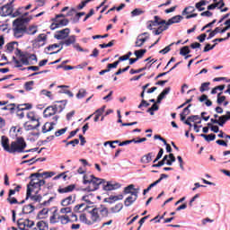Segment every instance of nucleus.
<instances>
[{
    "instance_id": "47",
    "label": "nucleus",
    "mask_w": 230,
    "mask_h": 230,
    "mask_svg": "<svg viewBox=\"0 0 230 230\" xmlns=\"http://www.w3.org/2000/svg\"><path fill=\"white\" fill-rule=\"evenodd\" d=\"M170 24L168 22H165V23L158 24V30L163 33V31H166L168 30Z\"/></svg>"
},
{
    "instance_id": "59",
    "label": "nucleus",
    "mask_w": 230,
    "mask_h": 230,
    "mask_svg": "<svg viewBox=\"0 0 230 230\" xmlns=\"http://www.w3.org/2000/svg\"><path fill=\"white\" fill-rule=\"evenodd\" d=\"M157 186V183L155 181H154L153 183H151L146 189H145L143 190V195H146V193H148V191H150V190H152V188Z\"/></svg>"
},
{
    "instance_id": "35",
    "label": "nucleus",
    "mask_w": 230,
    "mask_h": 230,
    "mask_svg": "<svg viewBox=\"0 0 230 230\" xmlns=\"http://www.w3.org/2000/svg\"><path fill=\"white\" fill-rule=\"evenodd\" d=\"M132 190H134L135 191H137V189H134V184H130L127 186L126 188H124V194L128 195L130 193V195H132V193H134Z\"/></svg>"
},
{
    "instance_id": "48",
    "label": "nucleus",
    "mask_w": 230,
    "mask_h": 230,
    "mask_svg": "<svg viewBox=\"0 0 230 230\" xmlns=\"http://www.w3.org/2000/svg\"><path fill=\"white\" fill-rule=\"evenodd\" d=\"M57 173L55 172H44L40 173L41 177H44V179H49L50 177H53Z\"/></svg>"
},
{
    "instance_id": "9",
    "label": "nucleus",
    "mask_w": 230,
    "mask_h": 230,
    "mask_svg": "<svg viewBox=\"0 0 230 230\" xmlns=\"http://www.w3.org/2000/svg\"><path fill=\"white\" fill-rule=\"evenodd\" d=\"M230 119V111H226V115H222L219 117V119H211V123L217 124L219 127H224L226 125V121H229Z\"/></svg>"
},
{
    "instance_id": "44",
    "label": "nucleus",
    "mask_w": 230,
    "mask_h": 230,
    "mask_svg": "<svg viewBox=\"0 0 230 230\" xmlns=\"http://www.w3.org/2000/svg\"><path fill=\"white\" fill-rule=\"evenodd\" d=\"M209 85H211V83H202L201 86L199 87L200 93H205V91H208L209 89Z\"/></svg>"
},
{
    "instance_id": "33",
    "label": "nucleus",
    "mask_w": 230,
    "mask_h": 230,
    "mask_svg": "<svg viewBox=\"0 0 230 230\" xmlns=\"http://www.w3.org/2000/svg\"><path fill=\"white\" fill-rule=\"evenodd\" d=\"M181 19H182V16L176 15V16H173L172 18L169 19L167 22L169 25H172V24H175L177 22H181Z\"/></svg>"
},
{
    "instance_id": "43",
    "label": "nucleus",
    "mask_w": 230,
    "mask_h": 230,
    "mask_svg": "<svg viewBox=\"0 0 230 230\" xmlns=\"http://www.w3.org/2000/svg\"><path fill=\"white\" fill-rule=\"evenodd\" d=\"M159 111V106L157 105V103H154L152 107L147 109L146 112H149L151 116H154V111Z\"/></svg>"
},
{
    "instance_id": "52",
    "label": "nucleus",
    "mask_w": 230,
    "mask_h": 230,
    "mask_svg": "<svg viewBox=\"0 0 230 230\" xmlns=\"http://www.w3.org/2000/svg\"><path fill=\"white\" fill-rule=\"evenodd\" d=\"M146 24H147V30H153L154 26H159L157 22H155V20L148 21Z\"/></svg>"
},
{
    "instance_id": "38",
    "label": "nucleus",
    "mask_w": 230,
    "mask_h": 230,
    "mask_svg": "<svg viewBox=\"0 0 230 230\" xmlns=\"http://www.w3.org/2000/svg\"><path fill=\"white\" fill-rule=\"evenodd\" d=\"M145 53H146V49H139V50H135L134 55L137 57V58H143L145 57Z\"/></svg>"
},
{
    "instance_id": "21",
    "label": "nucleus",
    "mask_w": 230,
    "mask_h": 230,
    "mask_svg": "<svg viewBox=\"0 0 230 230\" xmlns=\"http://www.w3.org/2000/svg\"><path fill=\"white\" fill-rule=\"evenodd\" d=\"M76 188V186H75V184H71V185H68L65 188H58V191L59 193H71V191H75V189Z\"/></svg>"
},
{
    "instance_id": "40",
    "label": "nucleus",
    "mask_w": 230,
    "mask_h": 230,
    "mask_svg": "<svg viewBox=\"0 0 230 230\" xmlns=\"http://www.w3.org/2000/svg\"><path fill=\"white\" fill-rule=\"evenodd\" d=\"M195 12V7L193 6H187L181 13V15H188L189 13H193Z\"/></svg>"
},
{
    "instance_id": "57",
    "label": "nucleus",
    "mask_w": 230,
    "mask_h": 230,
    "mask_svg": "<svg viewBox=\"0 0 230 230\" xmlns=\"http://www.w3.org/2000/svg\"><path fill=\"white\" fill-rule=\"evenodd\" d=\"M38 42H46L48 40V36L44 33L40 34L37 38Z\"/></svg>"
},
{
    "instance_id": "6",
    "label": "nucleus",
    "mask_w": 230,
    "mask_h": 230,
    "mask_svg": "<svg viewBox=\"0 0 230 230\" xmlns=\"http://www.w3.org/2000/svg\"><path fill=\"white\" fill-rule=\"evenodd\" d=\"M49 222L50 224H58V222H60V224L66 226V224H67V215H59L56 210L49 217Z\"/></svg>"
},
{
    "instance_id": "25",
    "label": "nucleus",
    "mask_w": 230,
    "mask_h": 230,
    "mask_svg": "<svg viewBox=\"0 0 230 230\" xmlns=\"http://www.w3.org/2000/svg\"><path fill=\"white\" fill-rule=\"evenodd\" d=\"M23 127L25 130H35V128H39V127H40V122H37L35 125H31L30 122H25Z\"/></svg>"
},
{
    "instance_id": "14",
    "label": "nucleus",
    "mask_w": 230,
    "mask_h": 230,
    "mask_svg": "<svg viewBox=\"0 0 230 230\" xmlns=\"http://www.w3.org/2000/svg\"><path fill=\"white\" fill-rule=\"evenodd\" d=\"M75 199L76 195L72 194L61 200V206H64L65 208H66V206H71V204L75 203Z\"/></svg>"
},
{
    "instance_id": "22",
    "label": "nucleus",
    "mask_w": 230,
    "mask_h": 230,
    "mask_svg": "<svg viewBox=\"0 0 230 230\" xmlns=\"http://www.w3.org/2000/svg\"><path fill=\"white\" fill-rule=\"evenodd\" d=\"M55 128V123L53 122H46L42 127V133L46 134L48 132H51Z\"/></svg>"
},
{
    "instance_id": "64",
    "label": "nucleus",
    "mask_w": 230,
    "mask_h": 230,
    "mask_svg": "<svg viewBox=\"0 0 230 230\" xmlns=\"http://www.w3.org/2000/svg\"><path fill=\"white\" fill-rule=\"evenodd\" d=\"M7 202H9V204H19V201L17 200V199L12 196L7 198Z\"/></svg>"
},
{
    "instance_id": "41",
    "label": "nucleus",
    "mask_w": 230,
    "mask_h": 230,
    "mask_svg": "<svg viewBox=\"0 0 230 230\" xmlns=\"http://www.w3.org/2000/svg\"><path fill=\"white\" fill-rule=\"evenodd\" d=\"M66 217H67V224H69V222L78 221V217L73 213H70V215H66Z\"/></svg>"
},
{
    "instance_id": "17",
    "label": "nucleus",
    "mask_w": 230,
    "mask_h": 230,
    "mask_svg": "<svg viewBox=\"0 0 230 230\" xmlns=\"http://www.w3.org/2000/svg\"><path fill=\"white\" fill-rule=\"evenodd\" d=\"M148 39H150L149 36L142 38L141 35H138L135 42V48H142V46L146 43V40H148Z\"/></svg>"
},
{
    "instance_id": "36",
    "label": "nucleus",
    "mask_w": 230,
    "mask_h": 230,
    "mask_svg": "<svg viewBox=\"0 0 230 230\" xmlns=\"http://www.w3.org/2000/svg\"><path fill=\"white\" fill-rule=\"evenodd\" d=\"M86 95H87V91L85 89L82 88L76 93V98L78 100H82V98H85Z\"/></svg>"
},
{
    "instance_id": "11",
    "label": "nucleus",
    "mask_w": 230,
    "mask_h": 230,
    "mask_svg": "<svg viewBox=\"0 0 230 230\" xmlns=\"http://www.w3.org/2000/svg\"><path fill=\"white\" fill-rule=\"evenodd\" d=\"M71 32V30L69 28L63 29L61 31H58L55 34V39L58 40H64V39H67L69 37V33Z\"/></svg>"
},
{
    "instance_id": "51",
    "label": "nucleus",
    "mask_w": 230,
    "mask_h": 230,
    "mask_svg": "<svg viewBox=\"0 0 230 230\" xmlns=\"http://www.w3.org/2000/svg\"><path fill=\"white\" fill-rule=\"evenodd\" d=\"M119 65V60L115 61L114 63H110L107 65V69L111 71V69H116L118 66Z\"/></svg>"
},
{
    "instance_id": "34",
    "label": "nucleus",
    "mask_w": 230,
    "mask_h": 230,
    "mask_svg": "<svg viewBox=\"0 0 230 230\" xmlns=\"http://www.w3.org/2000/svg\"><path fill=\"white\" fill-rule=\"evenodd\" d=\"M201 137H204L205 141H215V139H217V135L215 134H209V135H206V134H201L200 135Z\"/></svg>"
},
{
    "instance_id": "10",
    "label": "nucleus",
    "mask_w": 230,
    "mask_h": 230,
    "mask_svg": "<svg viewBox=\"0 0 230 230\" xmlns=\"http://www.w3.org/2000/svg\"><path fill=\"white\" fill-rule=\"evenodd\" d=\"M57 112H58V105L54 104L47 107L44 110L43 114L45 118H51V116H55Z\"/></svg>"
},
{
    "instance_id": "19",
    "label": "nucleus",
    "mask_w": 230,
    "mask_h": 230,
    "mask_svg": "<svg viewBox=\"0 0 230 230\" xmlns=\"http://www.w3.org/2000/svg\"><path fill=\"white\" fill-rule=\"evenodd\" d=\"M64 41L61 42L62 45H65L66 47L71 46L72 44H75L76 42V36L71 35L69 37H66Z\"/></svg>"
},
{
    "instance_id": "3",
    "label": "nucleus",
    "mask_w": 230,
    "mask_h": 230,
    "mask_svg": "<svg viewBox=\"0 0 230 230\" xmlns=\"http://www.w3.org/2000/svg\"><path fill=\"white\" fill-rule=\"evenodd\" d=\"M40 177H42L40 172H34L30 175L31 181L27 184L28 197H30V193H39L40 188L46 184V181L40 180Z\"/></svg>"
},
{
    "instance_id": "26",
    "label": "nucleus",
    "mask_w": 230,
    "mask_h": 230,
    "mask_svg": "<svg viewBox=\"0 0 230 230\" xmlns=\"http://www.w3.org/2000/svg\"><path fill=\"white\" fill-rule=\"evenodd\" d=\"M36 229L39 230H49V226L48 225L47 222L45 221H39L36 225Z\"/></svg>"
},
{
    "instance_id": "7",
    "label": "nucleus",
    "mask_w": 230,
    "mask_h": 230,
    "mask_svg": "<svg viewBox=\"0 0 230 230\" xmlns=\"http://www.w3.org/2000/svg\"><path fill=\"white\" fill-rule=\"evenodd\" d=\"M15 0H10V3H7L5 5H3L0 8V14L2 17H8V15H12L13 13V2Z\"/></svg>"
},
{
    "instance_id": "63",
    "label": "nucleus",
    "mask_w": 230,
    "mask_h": 230,
    "mask_svg": "<svg viewBox=\"0 0 230 230\" xmlns=\"http://www.w3.org/2000/svg\"><path fill=\"white\" fill-rule=\"evenodd\" d=\"M171 91L170 87H166L163 90V92L159 94V96H161L162 98L164 99V97L166 96V94H169Z\"/></svg>"
},
{
    "instance_id": "54",
    "label": "nucleus",
    "mask_w": 230,
    "mask_h": 230,
    "mask_svg": "<svg viewBox=\"0 0 230 230\" xmlns=\"http://www.w3.org/2000/svg\"><path fill=\"white\" fill-rule=\"evenodd\" d=\"M65 132H67V128L58 129V131L55 132V136L56 137H60V136H64Z\"/></svg>"
},
{
    "instance_id": "24",
    "label": "nucleus",
    "mask_w": 230,
    "mask_h": 230,
    "mask_svg": "<svg viewBox=\"0 0 230 230\" xmlns=\"http://www.w3.org/2000/svg\"><path fill=\"white\" fill-rule=\"evenodd\" d=\"M152 157H154V153H148L147 155H143L140 161L143 164H148V163H151Z\"/></svg>"
},
{
    "instance_id": "28",
    "label": "nucleus",
    "mask_w": 230,
    "mask_h": 230,
    "mask_svg": "<svg viewBox=\"0 0 230 230\" xmlns=\"http://www.w3.org/2000/svg\"><path fill=\"white\" fill-rule=\"evenodd\" d=\"M34 210H35V207H33V205H31V204L25 205L22 208V213L24 215H29V213H33Z\"/></svg>"
},
{
    "instance_id": "29",
    "label": "nucleus",
    "mask_w": 230,
    "mask_h": 230,
    "mask_svg": "<svg viewBox=\"0 0 230 230\" xmlns=\"http://www.w3.org/2000/svg\"><path fill=\"white\" fill-rule=\"evenodd\" d=\"M199 102H206L205 105H207V107H211L213 105V102H211L210 100L208 99V95L206 94H202L199 98Z\"/></svg>"
},
{
    "instance_id": "1",
    "label": "nucleus",
    "mask_w": 230,
    "mask_h": 230,
    "mask_svg": "<svg viewBox=\"0 0 230 230\" xmlns=\"http://www.w3.org/2000/svg\"><path fill=\"white\" fill-rule=\"evenodd\" d=\"M31 21V17L24 18L22 16L13 22V36L16 39H21V37H22L24 33H28V35H35V33H37V26L31 25L29 26V28H26V24H28V22H30Z\"/></svg>"
},
{
    "instance_id": "53",
    "label": "nucleus",
    "mask_w": 230,
    "mask_h": 230,
    "mask_svg": "<svg viewBox=\"0 0 230 230\" xmlns=\"http://www.w3.org/2000/svg\"><path fill=\"white\" fill-rule=\"evenodd\" d=\"M146 66L142 67V68H139V69H131L129 71L130 75H137V73H143V71H146Z\"/></svg>"
},
{
    "instance_id": "27",
    "label": "nucleus",
    "mask_w": 230,
    "mask_h": 230,
    "mask_svg": "<svg viewBox=\"0 0 230 230\" xmlns=\"http://www.w3.org/2000/svg\"><path fill=\"white\" fill-rule=\"evenodd\" d=\"M27 118L28 119H30V121H36V123H39V116L37 115V113H35V111H29L27 113Z\"/></svg>"
},
{
    "instance_id": "60",
    "label": "nucleus",
    "mask_w": 230,
    "mask_h": 230,
    "mask_svg": "<svg viewBox=\"0 0 230 230\" xmlns=\"http://www.w3.org/2000/svg\"><path fill=\"white\" fill-rule=\"evenodd\" d=\"M114 42H115V40H112L110 41L108 44L103 43V44H100L99 46H100V48H102V49L112 48V46H114Z\"/></svg>"
},
{
    "instance_id": "5",
    "label": "nucleus",
    "mask_w": 230,
    "mask_h": 230,
    "mask_svg": "<svg viewBox=\"0 0 230 230\" xmlns=\"http://www.w3.org/2000/svg\"><path fill=\"white\" fill-rule=\"evenodd\" d=\"M27 146L24 137H19L16 140L11 142V147L9 149V154H22Z\"/></svg>"
},
{
    "instance_id": "23",
    "label": "nucleus",
    "mask_w": 230,
    "mask_h": 230,
    "mask_svg": "<svg viewBox=\"0 0 230 230\" xmlns=\"http://www.w3.org/2000/svg\"><path fill=\"white\" fill-rule=\"evenodd\" d=\"M18 226H19V227H21V226H27V227H32L35 226V222H33L30 219H26L24 222H22V219H19Z\"/></svg>"
},
{
    "instance_id": "13",
    "label": "nucleus",
    "mask_w": 230,
    "mask_h": 230,
    "mask_svg": "<svg viewBox=\"0 0 230 230\" xmlns=\"http://www.w3.org/2000/svg\"><path fill=\"white\" fill-rule=\"evenodd\" d=\"M102 184L104 191H112L113 190H119V188H121L119 183H112V181H107L106 184L104 181Z\"/></svg>"
},
{
    "instance_id": "20",
    "label": "nucleus",
    "mask_w": 230,
    "mask_h": 230,
    "mask_svg": "<svg viewBox=\"0 0 230 230\" xmlns=\"http://www.w3.org/2000/svg\"><path fill=\"white\" fill-rule=\"evenodd\" d=\"M88 208H89V206H87V204L81 203V204L76 205L74 208V211H75V213H84V211H87Z\"/></svg>"
},
{
    "instance_id": "2",
    "label": "nucleus",
    "mask_w": 230,
    "mask_h": 230,
    "mask_svg": "<svg viewBox=\"0 0 230 230\" xmlns=\"http://www.w3.org/2000/svg\"><path fill=\"white\" fill-rule=\"evenodd\" d=\"M89 215L90 218H87V215L85 213H82L79 216L80 222H83V224H86L87 226H93L97 222H102V218H107V217H109V208L103 205H101L100 208H94L89 211Z\"/></svg>"
},
{
    "instance_id": "37",
    "label": "nucleus",
    "mask_w": 230,
    "mask_h": 230,
    "mask_svg": "<svg viewBox=\"0 0 230 230\" xmlns=\"http://www.w3.org/2000/svg\"><path fill=\"white\" fill-rule=\"evenodd\" d=\"M123 209V203H119L111 208V213H119Z\"/></svg>"
},
{
    "instance_id": "62",
    "label": "nucleus",
    "mask_w": 230,
    "mask_h": 230,
    "mask_svg": "<svg viewBox=\"0 0 230 230\" xmlns=\"http://www.w3.org/2000/svg\"><path fill=\"white\" fill-rule=\"evenodd\" d=\"M80 143V140L78 138H75L72 141L66 142V146H69V145H72V146H76Z\"/></svg>"
},
{
    "instance_id": "31",
    "label": "nucleus",
    "mask_w": 230,
    "mask_h": 230,
    "mask_svg": "<svg viewBox=\"0 0 230 230\" xmlns=\"http://www.w3.org/2000/svg\"><path fill=\"white\" fill-rule=\"evenodd\" d=\"M206 4H208L206 0H201L198 3H196L195 6H196L197 10H199V12H204V10H206V8H204L202 6H206Z\"/></svg>"
},
{
    "instance_id": "32",
    "label": "nucleus",
    "mask_w": 230,
    "mask_h": 230,
    "mask_svg": "<svg viewBox=\"0 0 230 230\" xmlns=\"http://www.w3.org/2000/svg\"><path fill=\"white\" fill-rule=\"evenodd\" d=\"M33 105H31V103H24L18 105L17 109L24 112V111H30V109H31Z\"/></svg>"
},
{
    "instance_id": "16",
    "label": "nucleus",
    "mask_w": 230,
    "mask_h": 230,
    "mask_svg": "<svg viewBox=\"0 0 230 230\" xmlns=\"http://www.w3.org/2000/svg\"><path fill=\"white\" fill-rule=\"evenodd\" d=\"M29 199H31V200H32L33 202H40V200H42V196L35 192H30V196H28V190H27L25 200H28Z\"/></svg>"
},
{
    "instance_id": "42",
    "label": "nucleus",
    "mask_w": 230,
    "mask_h": 230,
    "mask_svg": "<svg viewBox=\"0 0 230 230\" xmlns=\"http://www.w3.org/2000/svg\"><path fill=\"white\" fill-rule=\"evenodd\" d=\"M110 204H112V202H116L117 200H123V195L119 194L118 196H110L109 197Z\"/></svg>"
},
{
    "instance_id": "8",
    "label": "nucleus",
    "mask_w": 230,
    "mask_h": 230,
    "mask_svg": "<svg viewBox=\"0 0 230 230\" xmlns=\"http://www.w3.org/2000/svg\"><path fill=\"white\" fill-rule=\"evenodd\" d=\"M29 54L30 53L28 51L24 52L19 49H17L15 51L16 57H19L20 62H22V64H23V66H30L31 64V63H30V60H28Z\"/></svg>"
},
{
    "instance_id": "49",
    "label": "nucleus",
    "mask_w": 230,
    "mask_h": 230,
    "mask_svg": "<svg viewBox=\"0 0 230 230\" xmlns=\"http://www.w3.org/2000/svg\"><path fill=\"white\" fill-rule=\"evenodd\" d=\"M15 44H17V42H11L6 45L8 53L13 52V50L15 49Z\"/></svg>"
},
{
    "instance_id": "56",
    "label": "nucleus",
    "mask_w": 230,
    "mask_h": 230,
    "mask_svg": "<svg viewBox=\"0 0 230 230\" xmlns=\"http://www.w3.org/2000/svg\"><path fill=\"white\" fill-rule=\"evenodd\" d=\"M28 60H29V62H30V65L33 64V61H34V62H37V60H38L37 55H35V54H30V53H29Z\"/></svg>"
},
{
    "instance_id": "61",
    "label": "nucleus",
    "mask_w": 230,
    "mask_h": 230,
    "mask_svg": "<svg viewBox=\"0 0 230 230\" xmlns=\"http://www.w3.org/2000/svg\"><path fill=\"white\" fill-rule=\"evenodd\" d=\"M154 19H155L156 24H158V25H159V24H166L165 20L161 19V17H159L158 15H155V16L154 17Z\"/></svg>"
},
{
    "instance_id": "18",
    "label": "nucleus",
    "mask_w": 230,
    "mask_h": 230,
    "mask_svg": "<svg viewBox=\"0 0 230 230\" xmlns=\"http://www.w3.org/2000/svg\"><path fill=\"white\" fill-rule=\"evenodd\" d=\"M59 89V94H67V96H69V98H73L74 94L73 92L67 90L69 88V86L67 85H59L58 86Z\"/></svg>"
},
{
    "instance_id": "4",
    "label": "nucleus",
    "mask_w": 230,
    "mask_h": 230,
    "mask_svg": "<svg viewBox=\"0 0 230 230\" xmlns=\"http://www.w3.org/2000/svg\"><path fill=\"white\" fill-rule=\"evenodd\" d=\"M105 182V180L97 178L94 175H87L84 174L83 177V183L88 184V187L86 188V191H96V190H99L100 184H103Z\"/></svg>"
},
{
    "instance_id": "58",
    "label": "nucleus",
    "mask_w": 230,
    "mask_h": 230,
    "mask_svg": "<svg viewBox=\"0 0 230 230\" xmlns=\"http://www.w3.org/2000/svg\"><path fill=\"white\" fill-rule=\"evenodd\" d=\"M215 46H217V44L211 46V44L208 43L203 49V53H208V51H211V49H215Z\"/></svg>"
},
{
    "instance_id": "30",
    "label": "nucleus",
    "mask_w": 230,
    "mask_h": 230,
    "mask_svg": "<svg viewBox=\"0 0 230 230\" xmlns=\"http://www.w3.org/2000/svg\"><path fill=\"white\" fill-rule=\"evenodd\" d=\"M166 161H168V155H165L160 162L153 164L152 167L153 168H161V166H164Z\"/></svg>"
},
{
    "instance_id": "39",
    "label": "nucleus",
    "mask_w": 230,
    "mask_h": 230,
    "mask_svg": "<svg viewBox=\"0 0 230 230\" xmlns=\"http://www.w3.org/2000/svg\"><path fill=\"white\" fill-rule=\"evenodd\" d=\"M191 50H190V47L184 46L180 49V55L182 57H186V55H190Z\"/></svg>"
},
{
    "instance_id": "12",
    "label": "nucleus",
    "mask_w": 230,
    "mask_h": 230,
    "mask_svg": "<svg viewBox=\"0 0 230 230\" xmlns=\"http://www.w3.org/2000/svg\"><path fill=\"white\" fill-rule=\"evenodd\" d=\"M137 193H138L137 190L133 191V192H131V196L128 197L125 199L124 205L126 206V208L132 206V204H134V202H136L137 200Z\"/></svg>"
},
{
    "instance_id": "55",
    "label": "nucleus",
    "mask_w": 230,
    "mask_h": 230,
    "mask_svg": "<svg viewBox=\"0 0 230 230\" xmlns=\"http://www.w3.org/2000/svg\"><path fill=\"white\" fill-rule=\"evenodd\" d=\"M222 94V93H219L218 94H217V103H218V105H222V103H224V102H226V95H222V96H220Z\"/></svg>"
},
{
    "instance_id": "46",
    "label": "nucleus",
    "mask_w": 230,
    "mask_h": 230,
    "mask_svg": "<svg viewBox=\"0 0 230 230\" xmlns=\"http://www.w3.org/2000/svg\"><path fill=\"white\" fill-rule=\"evenodd\" d=\"M174 44V42L171 43L169 46L160 50L159 53H161L162 55H166V53H170V51H172V46H173Z\"/></svg>"
},
{
    "instance_id": "45",
    "label": "nucleus",
    "mask_w": 230,
    "mask_h": 230,
    "mask_svg": "<svg viewBox=\"0 0 230 230\" xmlns=\"http://www.w3.org/2000/svg\"><path fill=\"white\" fill-rule=\"evenodd\" d=\"M35 84L34 81H29L24 84L25 91H31L33 89V85Z\"/></svg>"
},
{
    "instance_id": "50",
    "label": "nucleus",
    "mask_w": 230,
    "mask_h": 230,
    "mask_svg": "<svg viewBox=\"0 0 230 230\" xmlns=\"http://www.w3.org/2000/svg\"><path fill=\"white\" fill-rule=\"evenodd\" d=\"M145 13V11L141 9H135L131 12L132 17H137V15H143Z\"/></svg>"
},
{
    "instance_id": "15",
    "label": "nucleus",
    "mask_w": 230,
    "mask_h": 230,
    "mask_svg": "<svg viewBox=\"0 0 230 230\" xmlns=\"http://www.w3.org/2000/svg\"><path fill=\"white\" fill-rule=\"evenodd\" d=\"M1 145L4 148V150L10 154L11 146H10V138H8V137H6V136L1 137Z\"/></svg>"
}]
</instances>
